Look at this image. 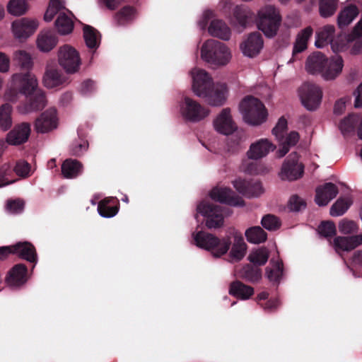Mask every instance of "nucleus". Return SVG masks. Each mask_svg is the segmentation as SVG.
Instances as JSON below:
<instances>
[{"mask_svg":"<svg viewBox=\"0 0 362 362\" xmlns=\"http://www.w3.org/2000/svg\"><path fill=\"white\" fill-rule=\"evenodd\" d=\"M315 202L320 206H324L335 198L339 193L337 186L332 182H326L316 188Z\"/></svg>","mask_w":362,"mask_h":362,"instance_id":"nucleus-21","label":"nucleus"},{"mask_svg":"<svg viewBox=\"0 0 362 362\" xmlns=\"http://www.w3.org/2000/svg\"><path fill=\"white\" fill-rule=\"evenodd\" d=\"M313 28L308 26L302 30L297 35L293 49V57L307 49L308 42L313 34Z\"/></svg>","mask_w":362,"mask_h":362,"instance_id":"nucleus-32","label":"nucleus"},{"mask_svg":"<svg viewBox=\"0 0 362 362\" xmlns=\"http://www.w3.org/2000/svg\"><path fill=\"white\" fill-rule=\"evenodd\" d=\"M338 0H320V14L323 18H328L334 15L337 8Z\"/></svg>","mask_w":362,"mask_h":362,"instance_id":"nucleus-45","label":"nucleus"},{"mask_svg":"<svg viewBox=\"0 0 362 362\" xmlns=\"http://www.w3.org/2000/svg\"><path fill=\"white\" fill-rule=\"evenodd\" d=\"M193 239L197 247L211 251L216 257H220L226 254L231 245L230 236L220 239L213 234L204 231L194 233Z\"/></svg>","mask_w":362,"mask_h":362,"instance_id":"nucleus-5","label":"nucleus"},{"mask_svg":"<svg viewBox=\"0 0 362 362\" xmlns=\"http://www.w3.org/2000/svg\"><path fill=\"white\" fill-rule=\"evenodd\" d=\"M12 173V168L8 163H4L0 167V187L14 182V180L11 178Z\"/></svg>","mask_w":362,"mask_h":362,"instance_id":"nucleus-51","label":"nucleus"},{"mask_svg":"<svg viewBox=\"0 0 362 362\" xmlns=\"http://www.w3.org/2000/svg\"><path fill=\"white\" fill-rule=\"evenodd\" d=\"M304 166L298 163V155L296 152L289 154L283 163L280 176L282 180H296L303 176Z\"/></svg>","mask_w":362,"mask_h":362,"instance_id":"nucleus-12","label":"nucleus"},{"mask_svg":"<svg viewBox=\"0 0 362 362\" xmlns=\"http://www.w3.org/2000/svg\"><path fill=\"white\" fill-rule=\"evenodd\" d=\"M83 37L86 46L90 49H96L100 43V33L90 25L83 28Z\"/></svg>","mask_w":362,"mask_h":362,"instance_id":"nucleus-36","label":"nucleus"},{"mask_svg":"<svg viewBox=\"0 0 362 362\" xmlns=\"http://www.w3.org/2000/svg\"><path fill=\"white\" fill-rule=\"evenodd\" d=\"M31 132L30 124L22 122L16 124L6 136V142L11 145H21L25 143Z\"/></svg>","mask_w":362,"mask_h":362,"instance_id":"nucleus-18","label":"nucleus"},{"mask_svg":"<svg viewBox=\"0 0 362 362\" xmlns=\"http://www.w3.org/2000/svg\"><path fill=\"white\" fill-rule=\"evenodd\" d=\"M28 281V268L22 263L15 264L8 272L6 282L10 286H21Z\"/></svg>","mask_w":362,"mask_h":362,"instance_id":"nucleus-23","label":"nucleus"},{"mask_svg":"<svg viewBox=\"0 0 362 362\" xmlns=\"http://www.w3.org/2000/svg\"><path fill=\"white\" fill-rule=\"evenodd\" d=\"M233 186L240 194L248 198L259 197L263 192L262 183L258 181L239 178L233 181Z\"/></svg>","mask_w":362,"mask_h":362,"instance_id":"nucleus-16","label":"nucleus"},{"mask_svg":"<svg viewBox=\"0 0 362 362\" xmlns=\"http://www.w3.org/2000/svg\"><path fill=\"white\" fill-rule=\"evenodd\" d=\"M12 170H14L18 176L25 177L29 175L30 165L28 162L19 161L16 163L14 168Z\"/></svg>","mask_w":362,"mask_h":362,"instance_id":"nucleus-56","label":"nucleus"},{"mask_svg":"<svg viewBox=\"0 0 362 362\" xmlns=\"http://www.w3.org/2000/svg\"><path fill=\"white\" fill-rule=\"evenodd\" d=\"M13 255L32 263L33 269L37 262V254L35 246L29 242H18L13 245Z\"/></svg>","mask_w":362,"mask_h":362,"instance_id":"nucleus-20","label":"nucleus"},{"mask_svg":"<svg viewBox=\"0 0 362 362\" xmlns=\"http://www.w3.org/2000/svg\"><path fill=\"white\" fill-rule=\"evenodd\" d=\"M357 229V224L353 221L343 220L339 225V231L344 234L354 233Z\"/></svg>","mask_w":362,"mask_h":362,"instance_id":"nucleus-53","label":"nucleus"},{"mask_svg":"<svg viewBox=\"0 0 362 362\" xmlns=\"http://www.w3.org/2000/svg\"><path fill=\"white\" fill-rule=\"evenodd\" d=\"M181 113L185 119L197 122L204 119L209 115V111L197 101L189 97H185L181 105Z\"/></svg>","mask_w":362,"mask_h":362,"instance_id":"nucleus-11","label":"nucleus"},{"mask_svg":"<svg viewBox=\"0 0 362 362\" xmlns=\"http://www.w3.org/2000/svg\"><path fill=\"white\" fill-rule=\"evenodd\" d=\"M111 11L115 10L124 0H100Z\"/></svg>","mask_w":362,"mask_h":362,"instance_id":"nucleus-64","label":"nucleus"},{"mask_svg":"<svg viewBox=\"0 0 362 362\" xmlns=\"http://www.w3.org/2000/svg\"><path fill=\"white\" fill-rule=\"evenodd\" d=\"M299 92L302 103L308 110H315L318 107L322 97V92L318 86L312 83H305Z\"/></svg>","mask_w":362,"mask_h":362,"instance_id":"nucleus-10","label":"nucleus"},{"mask_svg":"<svg viewBox=\"0 0 362 362\" xmlns=\"http://www.w3.org/2000/svg\"><path fill=\"white\" fill-rule=\"evenodd\" d=\"M95 90V82L91 79L84 81L80 88V92L84 95H88L93 93Z\"/></svg>","mask_w":362,"mask_h":362,"instance_id":"nucleus-57","label":"nucleus"},{"mask_svg":"<svg viewBox=\"0 0 362 362\" xmlns=\"http://www.w3.org/2000/svg\"><path fill=\"white\" fill-rule=\"evenodd\" d=\"M344 61L341 56L328 58L320 52L308 56L305 62L306 71L313 75L320 74L325 80L335 79L341 72Z\"/></svg>","mask_w":362,"mask_h":362,"instance_id":"nucleus-3","label":"nucleus"},{"mask_svg":"<svg viewBox=\"0 0 362 362\" xmlns=\"http://www.w3.org/2000/svg\"><path fill=\"white\" fill-rule=\"evenodd\" d=\"M24 202L21 200H8L7 202V209L13 213H20L23 211Z\"/></svg>","mask_w":362,"mask_h":362,"instance_id":"nucleus-58","label":"nucleus"},{"mask_svg":"<svg viewBox=\"0 0 362 362\" xmlns=\"http://www.w3.org/2000/svg\"><path fill=\"white\" fill-rule=\"evenodd\" d=\"M243 170L246 173L250 175H255L259 173V167L257 163V161H249L243 163Z\"/></svg>","mask_w":362,"mask_h":362,"instance_id":"nucleus-59","label":"nucleus"},{"mask_svg":"<svg viewBox=\"0 0 362 362\" xmlns=\"http://www.w3.org/2000/svg\"><path fill=\"white\" fill-rule=\"evenodd\" d=\"M239 277L250 283L257 282L262 278V270L250 264H245L238 272Z\"/></svg>","mask_w":362,"mask_h":362,"instance_id":"nucleus-35","label":"nucleus"},{"mask_svg":"<svg viewBox=\"0 0 362 362\" xmlns=\"http://www.w3.org/2000/svg\"><path fill=\"white\" fill-rule=\"evenodd\" d=\"M281 22V17L276 8L271 5L266 6L258 12L257 25L267 37L276 35Z\"/></svg>","mask_w":362,"mask_h":362,"instance_id":"nucleus-7","label":"nucleus"},{"mask_svg":"<svg viewBox=\"0 0 362 362\" xmlns=\"http://www.w3.org/2000/svg\"><path fill=\"white\" fill-rule=\"evenodd\" d=\"M229 294L242 300L250 298L254 294V288L245 285L240 281L236 280L230 283Z\"/></svg>","mask_w":362,"mask_h":362,"instance_id":"nucleus-28","label":"nucleus"},{"mask_svg":"<svg viewBox=\"0 0 362 362\" xmlns=\"http://www.w3.org/2000/svg\"><path fill=\"white\" fill-rule=\"evenodd\" d=\"M202 58L214 65H226L230 59V52L227 46L218 40H206L201 49Z\"/></svg>","mask_w":362,"mask_h":362,"instance_id":"nucleus-6","label":"nucleus"},{"mask_svg":"<svg viewBox=\"0 0 362 362\" xmlns=\"http://www.w3.org/2000/svg\"><path fill=\"white\" fill-rule=\"evenodd\" d=\"M192 78V88L197 96L204 98L212 106H221L223 104L227 90L225 83L214 84L209 74L202 69L198 70Z\"/></svg>","mask_w":362,"mask_h":362,"instance_id":"nucleus-2","label":"nucleus"},{"mask_svg":"<svg viewBox=\"0 0 362 362\" xmlns=\"http://www.w3.org/2000/svg\"><path fill=\"white\" fill-rule=\"evenodd\" d=\"M83 169L82 164L71 158L66 159L62 165V173L65 178L72 179L78 176Z\"/></svg>","mask_w":362,"mask_h":362,"instance_id":"nucleus-30","label":"nucleus"},{"mask_svg":"<svg viewBox=\"0 0 362 362\" xmlns=\"http://www.w3.org/2000/svg\"><path fill=\"white\" fill-rule=\"evenodd\" d=\"M234 17L240 26L245 28L252 18V13L245 7L237 6L234 11Z\"/></svg>","mask_w":362,"mask_h":362,"instance_id":"nucleus-46","label":"nucleus"},{"mask_svg":"<svg viewBox=\"0 0 362 362\" xmlns=\"http://www.w3.org/2000/svg\"><path fill=\"white\" fill-rule=\"evenodd\" d=\"M58 38L51 31L42 33L37 40V47L42 52H47L52 50L57 44Z\"/></svg>","mask_w":362,"mask_h":362,"instance_id":"nucleus-31","label":"nucleus"},{"mask_svg":"<svg viewBox=\"0 0 362 362\" xmlns=\"http://www.w3.org/2000/svg\"><path fill=\"white\" fill-rule=\"evenodd\" d=\"M274 146L267 139H260L255 144H252L247 152L249 158L257 160L266 156L270 151H274Z\"/></svg>","mask_w":362,"mask_h":362,"instance_id":"nucleus-25","label":"nucleus"},{"mask_svg":"<svg viewBox=\"0 0 362 362\" xmlns=\"http://www.w3.org/2000/svg\"><path fill=\"white\" fill-rule=\"evenodd\" d=\"M287 126V120L284 117H280L276 126L272 129V134L278 140L281 141L284 139V133L286 131Z\"/></svg>","mask_w":362,"mask_h":362,"instance_id":"nucleus-52","label":"nucleus"},{"mask_svg":"<svg viewBox=\"0 0 362 362\" xmlns=\"http://www.w3.org/2000/svg\"><path fill=\"white\" fill-rule=\"evenodd\" d=\"M264 46L262 34L257 31L251 33L240 44V49L245 56L253 58L258 55Z\"/></svg>","mask_w":362,"mask_h":362,"instance_id":"nucleus-15","label":"nucleus"},{"mask_svg":"<svg viewBox=\"0 0 362 362\" xmlns=\"http://www.w3.org/2000/svg\"><path fill=\"white\" fill-rule=\"evenodd\" d=\"M211 198L222 204H226L234 206H242L245 205L244 200L236 195L234 192L228 187H214L210 192Z\"/></svg>","mask_w":362,"mask_h":362,"instance_id":"nucleus-13","label":"nucleus"},{"mask_svg":"<svg viewBox=\"0 0 362 362\" xmlns=\"http://www.w3.org/2000/svg\"><path fill=\"white\" fill-rule=\"evenodd\" d=\"M332 244L336 252L341 251L349 252L354 250L362 244V234L351 236H337L335 237Z\"/></svg>","mask_w":362,"mask_h":362,"instance_id":"nucleus-22","label":"nucleus"},{"mask_svg":"<svg viewBox=\"0 0 362 362\" xmlns=\"http://www.w3.org/2000/svg\"><path fill=\"white\" fill-rule=\"evenodd\" d=\"M88 146L87 141L73 142L70 146V153L73 156H80L87 150Z\"/></svg>","mask_w":362,"mask_h":362,"instance_id":"nucleus-54","label":"nucleus"},{"mask_svg":"<svg viewBox=\"0 0 362 362\" xmlns=\"http://www.w3.org/2000/svg\"><path fill=\"white\" fill-rule=\"evenodd\" d=\"M239 107L244 120L247 124L257 126L267 120V110L262 102L257 98L252 95L245 97Z\"/></svg>","mask_w":362,"mask_h":362,"instance_id":"nucleus-4","label":"nucleus"},{"mask_svg":"<svg viewBox=\"0 0 362 362\" xmlns=\"http://www.w3.org/2000/svg\"><path fill=\"white\" fill-rule=\"evenodd\" d=\"M14 61L21 69L29 71L33 67V63L31 56L25 51L19 50L16 52L14 54Z\"/></svg>","mask_w":362,"mask_h":362,"instance_id":"nucleus-44","label":"nucleus"},{"mask_svg":"<svg viewBox=\"0 0 362 362\" xmlns=\"http://www.w3.org/2000/svg\"><path fill=\"white\" fill-rule=\"evenodd\" d=\"M362 36V18L355 25L349 36V40L352 41L360 38Z\"/></svg>","mask_w":362,"mask_h":362,"instance_id":"nucleus-60","label":"nucleus"},{"mask_svg":"<svg viewBox=\"0 0 362 362\" xmlns=\"http://www.w3.org/2000/svg\"><path fill=\"white\" fill-rule=\"evenodd\" d=\"M67 78L56 67H48L43 77L45 86L53 88L66 83Z\"/></svg>","mask_w":362,"mask_h":362,"instance_id":"nucleus-26","label":"nucleus"},{"mask_svg":"<svg viewBox=\"0 0 362 362\" xmlns=\"http://www.w3.org/2000/svg\"><path fill=\"white\" fill-rule=\"evenodd\" d=\"M351 202L347 199L339 198L330 208L332 216H339L343 215L351 206Z\"/></svg>","mask_w":362,"mask_h":362,"instance_id":"nucleus-47","label":"nucleus"},{"mask_svg":"<svg viewBox=\"0 0 362 362\" xmlns=\"http://www.w3.org/2000/svg\"><path fill=\"white\" fill-rule=\"evenodd\" d=\"M119 202L116 197H107L100 201L98 205L99 214L105 218L115 216L119 211Z\"/></svg>","mask_w":362,"mask_h":362,"instance_id":"nucleus-27","label":"nucleus"},{"mask_svg":"<svg viewBox=\"0 0 362 362\" xmlns=\"http://www.w3.org/2000/svg\"><path fill=\"white\" fill-rule=\"evenodd\" d=\"M28 8L29 6L26 0H10L7 5L8 12L16 16L24 15Z\"/></svg>","mask_w":362,"mask_h":362,"instance_id":"nucleus-42","label":"nucleus"},{"mask_svg":"<svg viewBox=\"0 0 362 362\" xmlns=\"http://www.w3.org/2000/svg\"><path fill=\"white\" fill-rule=\"evenodd\" d=\"M10 255H13V245L0 247V259H6Z\"/></svg>","mask_w":362,"mask_h":362,"instance_id":"nucleus-63","label":"nucleus"},{"mask_svg":"<svg viewBox=\"0 0 362 362\" xmlns=\"http://www.w3.org/2000/svg\"><path fill=\"white\" fill-rule=\"evenodd\" d=\"M226 209L209 202H202L197 206V211L206 218L208 228H218L223 224Z\"/></svg>","mask_w":362,"mask_h":362,"instance_id":"nucleus-8","label":"nucleus"},{"mask_svg":"<svg viewBox=\"0 0 362 362\" xmlns=\"http://www.w3.org/2000/svg\"><path fill=\"white\" fill-rule=\"evenodd\" d=\"M299 138V134L293 131L288 134L284 142L290 146H293L298 142Z\"/></svg>","mask_w":362,"mask_h":362,"instance_id":"nucleus-61","label":"nucleus"},{"mask_svg":"<svg viewBox=\"0 0 362 362\" xmlns=\"http://www.w3.org/2000/svg\"><path fill=\"white\" fill-rule=\"evenodd\" d=\"M136 10L132 6H125L117 11L114 18L117 25H125L132 23L136 18Z\"/></svg>","mask_w":362,"mask_h":362,"instance_id":"nucleus-34","label":"nucleus"},{"mask_svg":"<svg viewBox=\"0 0 362 362\" xmlns=\"http://www.w3.org/2000/svg\"><path fill=\"white\" fill-rule=\"evenodd\" d=\"M9 62V58L5 54L0 52V72L8 71Z\"/></svg>","mask_w":362,"mask_h":362,"instance_id":"nucleus-62","label":"nucleus"},{"mask_svg":"<svg viewBox=\"0 0 362 362\" xmlns=\"http://www.w3.org/2000/svg\"><path fill=\"white\" fill-rule=\"evenodd\" d=\"M306 206L305 202L298 195H293L289 199V208L291 211H299Z\"/></svg>","mask_w":362,"mask_h":362,"instance_id":"nucleus-55","label":"nucleus"},{"mask_svg":"<svg viewBox=\"0 0 362 362\" xmlns=\"http://www.w3.org/2000/svg\"><path fill=\"white\" fill-rule=\"evenodd\" d=\"M208 31L214 37L223 40H228L230 37V30L228 26L221 20L211 21Z\"/></svg>","mask_w":362,"mask_h":362,"instance_id":"nucleus-29","label":"nucleus"},{"mask_svg":"<svg viewBox=\"0 0 362 362\" xmlns=\"http://www.w3.org/2000/svg\"><path fill=\"white\" fill-rule=\"evenodd\" d=\"M318 233L321 236L327 239L334 237L337 233L334 222L330 221H322L318 226Z\"/></svg>","mask_w":362,"mask_h":362,"instance_id":"nucleus-50","label":"nucleus"},{"mask_svg":"<svg viewBox=\"0 0 362 362\" xmlns=\"http://www.w3.org/2000/svg\"><path fill=\"white\" fill-rule=\"evenodd\" d=\"M12 107L8 103H5L0 107V129L7 131L12 126Z\"/></svg>","mask_w":362,"mask_h":362,"instance_id":"nucleus-41","label":"nucleus"},{"mask_svg":"<svg viewBox=\"0 0 362 362\" xmlns=\"http://www.w3.org/2000/svg\"><path fill=\"white\" fill-rule=\"evenodd\" d=\"M59 64L67 74H74L79 70L81 62L78 52L69 45H64L58 50Z\"/></svg>","mask_w":362,"mask_h":362,"instance_id":"nucleus-9","label":"nucleus"},{"mask_svg":"<svg viewBox=\"0 0 362 362\" xmlns=\"http://www.w3.org/2000/svg\"><path fill=\"white\" fill-rule=\"evenodd\" d=\"M359 121V117L354 114H351L342 121L339 124V128L343 134L349 133L354 130Z\"/></svg>","mask_w":362,"mask_h":362,"instance_id":"nucleus-48","label":"nucleus"},{"mask_svg":"<svg viewBox=\"0 0 362 362\" xmlns=\"http://www.w3.org/2000/svg\"><path fill=\"white\" fill-rule=\"evenodd\" d=\"M358 13L356 6L349 5L346 6L338 15L337 24L339 28H343L349 25L358 15Z\"/></svg>","mask_w":362,"mask_h":362,"instance_id":"nucleus-33","label":"nucleus"},{"mask_svg":"<svg viewBox=\"0 0 362 362\" xmlns=\"http://www.w3.org/2000/svg\"><path fill=\"white\" fill-rule=\"evenodd\" d=\"M54 25L61 35L69 34L74 29L72 19L64 12L59 13Z\"/></svg>","mask_w":362,"mask_h":362,"instance_id":"nucleus-37","label":"nucleus"},{"mask_svg":"<svg viewBox=\"0 0 362 362\" xmlns=\"http://www.w3.org/2000/svg\"><path fill=\"white\" fill-rule=\"evenodd\" d=\"M247 250V245L243 238L240 236L236 240L232 246L229 254L228 261L230 262H239L245 256Z\"/></svg>","mask_w":362,"mask_h":362,"instance_id":"nucleus-39","label":"nucleus"},{"mask_svg":"<svg viewBox=\"0 0 362 362\" xmlns=\"http://www.w3.org/2000/svg\"><path fill=\"white\" fill-rule=\"evenodd\" d=\"M245 237L249 243L259 244L267 240V233L260 226H253L246 230Z\"/></svg>","mask_w":362,"mask_h":362,"instance_id":"nucleus-40","label":"nucleus"},{"mask_svg":"<svg viewBox=\"0 0 362 362\" xmlns=\"http://www.w3.org/2000/svg\"><path fill=\"white\" fill-rule=\"evenodd\" d=\"M38 26L37 21L23 18L12 23V30L16 38L26 39L33 35Z\"/></svg>","mask_w":362,"mask_h":362,"instance_id":"nucleus-17","label":"nucleus"},{"mask_svg":"<svg viewBox=\"0 0 362 362\" xmlns=\"http://www.w3.org/2000/svg\"><path fill=\"white\" fill-rule=\"evenodd\" d=\"M58 124L56 108L51 107L43 112L35 122V129L37 133H46L56 129Z\"/></svg>","mask_w":362,"mask_h":362,"instance_id":"nucleus-14","label":"nucleus"},{"mask_svg":"<svg viewBox=\"0 0 362 362\" xmlns=\"http://www.w3.org/2000/svg\"><path fill=\"white\" fill-rule=\"evenodd\" d=\"M261 224L265 229L273 231L278 230L281 223L277 216L269 214L262 217Z\"/></svg>","mask_w":362,"mask_h":362,"instance_id":"nucleus-49","label":"nucleus"},{"mask_svg":"<svg viewBox=\"0 0 362 362\" xmlns=\"http://www.w3.org/2000/svg\"><path fill=\"white\" fill-rule=\"evenodd\" d=\"M12 85L18 91L27 97L24 112L37 111L44 108L46 98L44 92L37 87V81L30 72L18 73L12 76Z\"/></svg>","mask_w":362,"mask_h":362,"instance_id":"nucleus-1","label":"nucleus"},{"mask_svg":"<svg viewBox=\"0 0 362 362\" xmlns=\"http://www.w3.org/2000/svg\"><path fill=\"white\" fill-rule=\"evenodd\" d=\"M214 124L218 132L225 135L232 134L237 129V126L232 119L229 108L222 110L214 120Z\"/></svg>","mask_w":362,"mask_h":362,"instance_id":"nucleus-19","label":"nucleus"},{"mask_svg":"<svg viewBox=\"0 0 362 362\" xmlns=\"http://www.w3.org/2000/svg\"><path fill=\"white\" fill-rule=\"evenodd\" d=\"M334 32L335 28L334 25H327L324 26L316 33L315 46L318 48H322L330 43L334 52L339 50V47H335V44L334 43Z\"/></svg>","mask_w":362,"mask_h":362,"instance_id":"nucleus-24","label":"nucleus"},{"mask_svg":"<svg viewBox=\"0 0 362 362\" xmlns=\"http://www.w3.org/2000/svg\"><path fill=\"white\" fill-rule=\"evenodd\" d=\"M284 273V264L282 260L274 262L272 268H266V276L274 285L278 286Z\"/></svg>","mask_w":362,"mask_h":362,"instance_id":"nucleus-38","label":"nucleus"},{"mask_svg":"<svg viewBox=\"0 0 362 362\" xmlns=\"http://www.w3.org/2000/svg\"><path fill=\"white\" fill-rule=\"evenodd\" d=\"M248 260L256 267L264 265L269 259L268 250L263 247L251 252Z\"/></svg>","mask_w":362,"mask_h":362,"instance_id":"nucleus-43","label":"nucleus"}]
</instances>
